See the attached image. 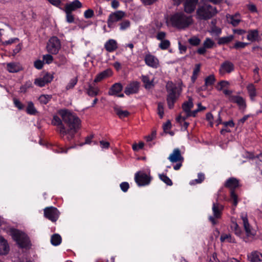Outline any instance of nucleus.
<instances>
[{
	"instance_id": "obj_44",
	"label": "nucleus",
	"mask_w": 262,
	"mask_h": 262,
	"mask_svg": "<svg viewBox=\"0 0 262 262\" xmlns=\"http://www.w3.org/2000/svg\"><path fill=\"white\" fill-rule=\"evenodd\" d=\"M119 29L121 31H124L128 29L130 26V21L128 20H125L119 24Z\"/></svg>"
},
{
	"instance_id": "obj_17",
	"label": "nucleus",
	"mask_w": 262,
	"mask_h": 262,
	"mask_svg": "<svg viewBox=\"0 0 262 262\" xmlns=\"http://www.w3.org/2000/svg\"><path fill=\"white\" fill-rule=\"evenodd\" d=\"M229 100L232 102L236 103L241 110H244L246 107L245 100L242 97L230 95L229 96Z\"/></svg>"
},
{
	"instance_id": "obj_14",
	"label": "nucleus",
	"mask_w": 262,
	"mask_h": 262,
	"mask_svg": "<svg viewBox=\"0 0 262 262\" xmlns=\"http://www.w3.org/2000/svg\"><path fill=\"white\" fill-rule=\"evenodd\" d=\"M247 259L250 262L262 261V252L254 250L247 254Z\"/></svg>"
},
{
	"instance_id": "obj_58",
	"label": "nucleus",
	"mask_w": 262,
	"mask_h": 262,
	"mask_svg": "<svg viewBox=\"0 0 262 262\" xmlns=\"http://www.w3.org/2000/svg\"><path fill=\"white\" fill-rule=\"evenodd\" d=\"M144 146V143L143 142H140L138 144H134L133 145V149L135 151H137L140 149H141Z\"/></svg>"
},
{
	"instance_id": "obj_64",
	"label": "nucleus",
	"mask_w": 262,
	"mask_h": 262,
	"mask_svg": "<svg viewBox=\"0 0 262 262\" xmlns=\"http://www.w3.org/2000/svg\"><path fill=\"white\" fill-rule=\"evenodd\" d=\"M100 144L102 149H106L110 146V143L107 141H100Z\"/></svg>"
},
{
	"instance_id": "obj_59",
	"label": "nucleus",
	"mask_w": 262,
	"mask_h": 262,
	"mask_svg": "<svg viewBox=\"0 0 262 262\" xmlns=\"http://www.w3.org/2000/svg\"><path fill=\"white\" fill-rule=\"evenodd\" d=\"M43 63L40 60H37L34 62V67L37 69H41L43 67Z\"/></svg>"
},
{
	"instance_id": "obj_10",
	"label": "nucleus",
	"mask_w": 262,
	"mask_h": 262,
	"mask_svg": "<svg viewBox=\"0 0 262 262\" xmlns=\"http://www.w3.org/2000/svg\"><path fill=\"white\" fill-rule=\"evenodd\" d=\"M125 16V13L122 11H117L110 14L107 20V25L108 27L112 28L113 24L116 23Z\"/></svg>"
},
{
	"instance_id": "obj_55",
	"label": "nucleus",
	"mask_w": 262,
	"mask_h": 262,
	"mask_svg": "<svg viewBox=\"0 0 262 262\" xmlns=\"http://www.w3.org/2000/svg\"><path fill=\"white\" fill-rule=\"evenodd\" d=\"M66 13V20L69 23H73L74 20V16L72 14L71 12L65 10Z\"/></svg>"
},
{
	"instance_id": "obj_16",
	"label": "nucleus",
	"mask_w": 262,
	"mask_h": 262,
	"mask_svg": "<svg viewBox=\"0 0 262 262\" xmlns=\"http://www.w3.org/2000/svg\"><path fill=\"white\" fill-rule=\"evenodd\" d=\"M139 84L137 81H134L128 84L125 89L124 93L129 95L137 93L139 90Z\"/></svg>"
},
{
	"instance_id": "obj_43",
	"label": "nucleus",
	"mask_w": 262,
	"mask_h": 262,
	"mask_svg": "<svg viewBox=\"0 0 262 262\" xmlns=\"http://www.w3.org/2000/svg\"><path fill=\"white\" fill-rule=\"evenodd\" d=\"M215 79L213 75H210L207 76L205 79V85L206 86H211L215 82Z\"/></svg>"
},
{
	"instance_id": "obj_38",
	"label": "nucleus",
	"mask_w": 262,
	"mask_h": 262,
	"mask_svg": "<svg viewBox=\"0 0 262 262\" xmlns=\"http://www.w3.org/2000/svg\"><path fill=\"white\" fill-rule=\"evenodd\" d=\"M234 39V36L230 35L227 36L221 37L219 39L218 43L220 45L227 44L232 41Z\"/></svg>"
},
{
	"instance_id": "obj_34",
	"label": "nucleus",
	"mask_w": 262,
	"mask_h": 262,
	"mask_svg": "<svg viewBox=\"0 0 262 262\" xmlns=\"http://www.w3.org/2000/svg\"><path fill=\"white\" fill-rule=\"evenodd\" d=\"M199 112V110H198V108H197L196 110H195L193 111H190L186 115V117L182 116L181 115H179V116L177 117V118H176V120L178 122L181 123L182 121H184L188 117H190V116L195 117L196 114Z\"/></svg>"
},
{
	"instance_id": "obj_18",
	"label": "nucleus",
	"mask_w": 262,
	"mask_h": 262,
	"mask_svg": "<svg viewBox=\"0 0 262 262\" xmlns=\"http://www.w3.org/2000/svg\"><path fill=\"white\" fill-rule=\"evenodd\" d=\"M10 251V247L7 241L0 235V255H7Z\"/></svg>"
},
{
	"instance_id": "obj_60",
	"label": "nucleus",
	"mask_w": 262,
	"mask_h": 262,
	"mask_svg": "<svg viewBox=\"0 0 262 262\" xmlns=\"http://www.w3.org/2000/svg\"><path fill=\"white\" fill-rule=\"evenodd\" d=\"M222 124L225 127H228V126L230 127H233L235 125L234 123L232 120H229V121L224 122L222 123Z\"/></svg>"
},
{
	"instance_id": "obj_49",
	"label": "nucleus",
	"mask_w": 262,
	"mask_h": 262,
	"mask_svg": "<svg viewBox=\"0 0 262 262\" xmlns=\"http://www.w3.org/2000/svg\"><path fill=\"white\" fill-rule=\"evenodd\" d=\"M170 46V42L168 40L165 39L164 40L161 41V42L160 43L159 47L162 49V50H166L168 49Z\"/></svg>"
},
{
	"instance_id": "obj_23",
	"label": "nucleus",
	"mask_w": 262,
	"mask_h": 262,
	"mask_svg": "<svg viewBox=\"0 0 262 262\" xmlns=\"http://www.w3.org/2000/svg\"><path fill=\"white\" fill-rule=\"evenodd\" d=\"M52 123L53 125L58 126V129L61 134L63 135L67 134V131L62 124L60 119L57 116H54L52 120Z\"/></svg>"
},
{
	"instance_id": "obj_54",
	"label": "nucleus",
	"mask_w": 262,
	"mask_h": 262,
	"mask_svg": "<svg viewBox=\"0 0 262 262\" xmlns=\"http://www.w3.org/2000/svg\"><path fill=\"white\" fill-rule=\"evenodd\" d=\"M13 103L14 104V105L17 108H18V110H21L24 109V104L22 103H21V102L17 99L14 98L13 99Z\"/></svg>"
},
{
	"instance_id": "obj_5",
	"label": "nucleus",
	"mask_w": 262,
	"mask_h": 262,
	"mask_svg": "<svg viewBox=\"0 0 262 262\" xmlns=\"http://www.w3.org/2000/svg\"><path fill=\"white\" fill-rule=\"evenodd\" d=\"M9 234L19 247L25 248L30 247L31 243L28 236L22 231L11 228L9 231Z\"/></svg>"
},
{
	"instance_id": "obj_47",
	"label": "nucleus",
	"mask_w": 262,
	"mask_h": 262,
	"mask_svg": "<svg viewBox=\"0 0 262 262\" xmlns=\"http://www.w3.org/2000/svg\"><path fill=\"white\" fill-rule=\"evenodd\" d=\"M214 42L209 38H207L204 41L203 46L206 49H210L213 47Z\"/></svg>"
},
{
	"instance_id": "obj_33",
	"label": "nucleus",
	"mask_w": 262,
	"mask_h": 262,
	"mask_svg": "<svg viewBox=\"0 0 262 262\" xmlns=\"http://www.w3.org/2000/svg\"><path fill=\"white\" fill-rule=\"evenodd\" d=\"M258 38V33L256 30H250L248 32L247 39L249 41L253 42L257 40Z\"/></svg>"
},
{
	"instance_id": "obj_13",
	"label": "nucleus",
	"mask_w": 262,
	"mask_h": 262,
	"mask_svg": "<svg viewBox=\"0 0 262 262\" xmlns=\"http://www.w3.org/2000/svg\"><path fill=\"white\" fill-rule=\"evenodd\" d=\"M4 65L9 73H17L23 70L22 66L18 62H10Z\"/></svg>"
},
{
	"instance_id": "obj_11",
	"label": "nucleus",
	"mask_w": 262,
	"mask_h": 262,
	"mask_svg": "<svg viewBox=\"0 0 262 262\" xmlns=\"http://www.w3.org/2000/svg\"><path fill=\"white\" fill-rule=\"evenodd\" d=\"M44 215L51 221L55 222L59 217V212L57 209L55 207H47L44 209Z\"/></svg>"
},
{
	"instance_id": "obj_40",
	"label": "nucleus",
	"mask_w": 262,
	"mask_h": 262,
	"mask_svg": "<svg viewBox=\"0 0 262 262\" xmlns=\"http://www.w3.org/2000/svg\"><path fill=\"white\" fill-rule=\"evenodd\" d=\"M220 240L222 242H228L229 243H234L235 241L230 234H223L221 235Z\"/></svg>"
},
{
	"instance_id": "obj_2",
	"label": "nucleus",
	"mask_w": 262,
	"mask_h": 262,
	"mask_svg": "<svg viewBox=\"0 0 262 262\" xmlns=\"http://www.w3.org/2000/svg\"><path fill=\"white\" fill-rule=\"evenodd\" d=\"M167 92V103L169 108H173V105L178 98L180 96L182 91V83L179 82L177 84L169 81L166 84Z\"/></svg>"
},
{
	"instance_id": "obj_41",
	"label": "nucleus",
	"mask_w": 262,
	"mask_h": 262,
	"mask_svg": "<svg viewBox=\"0 0 262 262\" xmlns=\"http://www.w3.org/2000/svg\"><path fill=\"white\" fill-rule=\"evenodd\" d=\"M233 203V205L236 207L238 202V198L237 194L233 190H231L230 192V199L229 200Z\"/></svg>"
},
{
	"instance_id": "obj_37",
	"label": "nucleus",
	"mask_w": 262,
	"mask_h": 262,
	"mask_svg": "<svg viewBox=\"0 0 262 262\" xmlns=\"http://www.w3.org/2000/svg\"><path fill=\"white\" fill-rule=\"evenodd\" d=\"M61 242V237L58 234H53L51 238V244L55 246L60 244Z\"/></svg>"
},
{
	"instance_id": "obj_56",
	"label": "nucleus",
	"mask_w": 262,
	"mask_h": 262,
	"mask_svg": "<svg viewBox=\"0 0 262 262\" xmlns=\"http://www.w3.org/2000/svg\"><path fill=\"white\" fill-rule=\"evenodd\" d=\"M77 80L76 78L71 79L66 86L67 90L72 89L77 83Z\"/></svg>"
},
{
	"instance_id": "obj_4",
	"label": "nucleus",
	"mask_w": 262,
	"mask_h": 262,
	"mask_svg": "<svg viewBox=\"0 0 262 262\" xmlns=\"http://www.w3.org/2000/svg\"><path fill=\"white\" fill-rule=\"evenodd\" d=\"M217 12L216 8L209 4L208 0H202L196 11V17L200 19H208Z\"/></svg>"
},
{
	"instance_id": "obj_30",
	"label": "nucleus",
	"mask_w": 262,
	"mask_h": 262,
	"mask_svg": "<svg viewBox=\"0 0 262 262\" xmlns=\"http://www.w3.org/2000/svg\"><path fill=\"white\" fill-rule=\"evenodd\" d=\"M193 106L192 99L191 98L188 99L187 101L185 102L182 105L183 111L186 113V115L191 111Z\"/></svg>"
},
{
	"instance_id": "obj_1",
	"label": "nucleus",
	"mask_w": 262,
	"mask_h": 262,
	"mask_svg": "<svg viewBox=\"0 0 262 262\" xmlns=\"http://www.w3.org/2000/svg\"><path fill=\"white\" fill-rule=\"evenodd\" d=\"M58 113L61 117L63 121L69 127V130H67V134H69L70 136L69 138H72L74 134L80 128V119L74 113L68 110H61L59 111Z\"/></svg>"
},
{
	"instance_id": "obj_15",
	"label": "nucleus",
	"mask_w": 262,
	"mask_h": 262,
	"mask_svg": "<svg viewBox=\"0 0 262 262\" xmlns=\"http://www.w3.org/2000/svg\"><path fill=\"white\" fill-rule=\"evenodd\" d=\"M168 159L172 163L182 162L183 158L181 155L180 150L178 148L174 149L169 155Z\"/></svg>"
},
{
	"instance_id": "obj_46",
	"label": "nucleus",
	"mask_w": 262,
	"mask_h": 262,
	"mask_svg": "<svg viewBox=\"0 0 262 262\" xmlns=\"http://www.w3.org/2000/svg\"><path fill=\"white\" fill-rule=\"evenodd\" d=\"M159 176L160 180L167 185L169 186L172 185V183L171 180L167 176L164 174H159Z\"/></svg>"
},
{
	"instance_id": "obj_8",
	"label": "nucleus",
	"mask_w": 262,
	"mask_h": 262,
	"mask_svg": "<svg viewBox=\"0 0 262 262\" xmlns=\"http://www.w3.org/2000/svg\"><path fill=\"white\" fill-rule=\"evenodd\" d=\"M223 209V206L222 205L219 203H213L212 207L213 216L209 217V221L213 225H215L217 223V220L221 217Z\"/></svg>"
},
{
	"instance_id": "obj_62",
	"label": "nucleus",
	"mask_w": 262,
	"mask_h": 262,
	"mask_svg": "<svg viewBox=\"0 0 262 262\" xmlns=\"http://www.w3.org/2000/svg\"><path fill=\"white\" fill-rule=\"evenodd\" d=\"M84 17L85 18H91L94 15V12H93V10H92L91 9H89V10H86L84 12Z\"/></svg>"
},
{
	"instance_id": "obj_7",
	"label": "nucleus",
	"mask_w": 262,
	"mask_h": 262,
	"mask_svg": "<svg viewBox=\"0 0 262 262\" xmlns=\"http://www.w3.org/2000/svg\"><path fill=\"white\" fill-rule=\"evenodd\" d=\"M151 177L149 173L143 171H139L135 175V180L139 186H144L148 185L151 181Z\"/></svg>"
},
{
	"instance_id": "obj_32",
	"label": "nucleus",
	"mask_w": 262,
	"mask_h": 262,
	"mask_svg": "<svg viewBox=\"0 0 262 262\" xmlns=\"http://www.w3.org/2000/svg\"><path fill=\"white\" fill-rule=\"evenodd\" d=\"M99 89L98 87L90 84L87 89V94L91 97H94L98 95Z\"/></svg>"
},
{
	"instance_id": "obj_28",
	"label": "nucleus",
	"mask_w": 262,
	"mask_h": 262,
	"mask_svg": "<svg viewBox=\"0 0 262 262\" xmlns=\"http://www.w3.org/2000/svg\"><path fill=\"white\" fill-rule=\"evenodd\" d=\"M226 187L229 188L231 190H233L239 186L238 181L234 178L229 179L226 183Z\"/></svg>"
},
{
	"instance_id": "obj_3",
	"label": "nucleus",
	"mask_w": 262,
	"mask_h": 262,
	"mask_svg": "<svg viewBox=\"0 0 262 262\" xmlns=\"http://www.w3.org/2000/svg\"><path fill=\"white\" fill-rule=\"evenodd\" d=\"M166 23L179 29H185L192 23V19L191 16H187L182 12H178L167 18Z\"/></svg>"
},
{
	"instance_id": "obj_25",
	"label": "nucleus",
	"mask_w": 262,
	"mask_h": 262,
	"mask_svg": "<svg viewBox=\"0 0 262 262\" xmlns=\"http://www.w3.org/2000/svg\"><path fill=\"white\" fill-rule=\"evenodd\" d=\"M123 86L120 83H116L113 84L108 91L110 95H117L122 90Z\"/></svg>"
},
{
	"instance_id": "obj_27",
	"label": "nucleus",
	"mask_w": 262,
	"mask_h": 262,
	"mask_svg": "<svg viewBox=\"0 0 262 262\" xmlns=\"http://www.w3.org/2000/svg\"><path fill=\"white\" fill-rule=\"evenodd\" d=\"M112 74V71L111 70H105L99 74H98L96 77L94 79L95 82H98L104 79L106 77H107L111 76Z\"/></svg>"
},
{
	"instance_id": "obj_63",
	"label": "nucleus",
	"mask_w": 262,
	"mask_h": 262,
	"mask_svg": "<svg viewBox=\"0 0 262 262\" xmlns=\"http://www.w3.org/2000/svg\"><path fill=\"white\" fill-rule=\"evenodd\" d=\"M18 40V39L17 38H11L10 39H9L8 40H7V41H5L4 42H3V45H10V44H12L14 42H15V41H17Z\"/></svg>"
},
{
	"instance_id": "obj_36",
	"label": "nucleus",
	"mask_w": 262,
	"mask_h": 262,
	"mask_svg": "<svg viewBox=\"0 0 262 262\" xmlns=\"http://www.w3.org/2000/svg\"><path fill=\"white\" fill-rule=\"evenodd\" d=\"M52 98V96L51 95L42 94L39 97L38 100L41 104H46L51 100Z\"/></svg>"
},
{
	"instance_id": "obj_21",
	"label": "nucleus",
	"mask_w": 262,
	"mask_h": 262,
	"mask_svg": "<svg viewBox=\"0 0 262 262\" xmlns=\"http://www.w3.org/2000/svg\"><path fill=\"white\" fill-rule=\"evenodd\" d=\"M227 21L228 23L231 24L233 26L236 27L241 21V17L239 14L235 15H227Z\"/></svg>"
},
{
	"instance_id": "obj_57",
	"label": "nucleus",
	"mask_w": 262,
	"mask_h": 262,
	"mask_svg": "<svg viewBox=\"0 0 262 262\" xmlns=\"http://www.w3.org/2000/svg\"><path fill=\"white\" fill-rule=\"evenodd\" d=\"M120 186L123 192H126L129 188V184L127 182H122L120 184Z\"/></svg>"
},
{
	"instance_id": "obj_22",
	"label": "nucleus",
	"mask_w": 262,
	"mask_h": 262,
	"mask_svg": "<svg viewBox=\"0 0 262 262\" xmlns=\"http://www.w3.org/2000/svg\"><path fill=\"white\" fill-rule=\"evenodd\" d=\"M198 0H186L184 4V10L187 13H190L193 12L196 7Z\"/></svg>"
},
{
	"instance_id": "obj_50",
	"label": "nucleus",
	"mask_w": 262,
	"mask_h": 262,
	"mask_svg": "<svg viewBox=\"0 0 262 262\" xmlns=\"http://www.w3.org/2000/svg\"><path fill=\"white\" fill-rule=\"evenodd\" d=\"M188 41L191 45L197 46L200 43L201 40L198 37L193 36L189 38Z\"/></svg>"
},
{
	"instance_id": "obj_20",
	"label": "nucleus",
	"mask_w": 262,
	"mask_h": 262,
	"mask_svg": "<svg viewBox=\"0 0 262 262\" xmlns=\"http://www.w3.org/2000/svg\"><path fill=\"white\" fill-rule=\"evenodd\" d=\"M234 70V65L229 61H226L222 64L220 69V73L223 75L226 73H230Z\"/></svg>"
},
{
	"instance_id": "obj_31",
	"label": "nucleus",
	"mask_w": 262,
	"mask_h": 262,
	"mask_svg": "<svg viewBox=\"0 0 262 262\" xmlns=\"http://www.w3.org/2000/svg\"><path fill=\"white\" fill-rule=\"evenodd\" d=\"M247 90L250 99L253 100L256 96V91L255 86L252 83H249L247 86Z\"/></svg>"
},
{
	"instance_id": "obj_53",
	"label": "nucleus",
	"mask_w": 262,
	"mask_h": 262,
	"mask_svg": "<svg viewBox=\"0 0 262 262\" xmlns=\"http://www.w3.org/2000/svg\"><path fill=\"white\" fill-rule=\"evenodd\" d=\"M158 113L161 118H162L164 115V106L162 103H159L158 105Z\"/></svg>"
},
{
	"instance_id": "obj_61",
	"label": "nucleus",
	"mask_w": 262,
	"mask_h": 262,
	"mask_svg": "<svg viewBox=\"0 0 262 262\" xmlns=\"http://www.w3.org/2000/svg\"><path fill=\"white\" fill-rule=\"evenodd\" d=\"M206 119L209 122L210 125L212 126L213 125V117L211 113H208L206 114Z\"/></svg>"
},
{
	"instance_id": "obj_35",
	"label": "nucleus",
	"mask_w": 262,
	"mask_h": 262,
	"mask_svg": "<svg viewBox=\"0 0 262 262\" xmlns=\"http://www.w3.org/2000/svg\"><path fill=\"white\" fill-rule=\"evenodd\" d=\"M114 110L116 114L120 118L126 117L129 115V112L126 110H123L118 107H115Z\"/></svg>"
},
{
	"instance_id": "obj_51",
	"label": "nucleus",
	"mask_w": 262,
	"mask_h": 262,
	"mask_svg": "<svg viewBox=\"0 0 262 262\" xmlns=\"http://www.w3.org/2000/svg\"><path fill=\"white\" fill-rule=\"evenodd\" d=\"M247 45L248 43L246 42L237 41L235 43L233 48L235 49H243Z\"/></svg>"
},
{
	"instance_id": "obj_6",
	"label": "nucleus",
	"mask_w": 262,
	"mask_h": 262,
	"mask_svg": "<svg viewBox=\"0 0 262 262\" xmlns=\"http://www.w3.org/2000/svg\"><path fill=\"white\" fill-rule=\"evenodd\" d=\"M240 216L247 237L253 238L256 234V231L249 223L247 214L243 212L241 214Z\"/></svg>"
},
{
	"instance_id": "obj_29",
	"label": "nucleus",
	"mask_w": 262,
	"mask_h": 262,
	"mask_svg": "<svg viewBox=\"0 0 262 262\" xmlns=\"http://www.w3.org/2000/svg\"><path fill=\"white\" fill-rule=\"evenodd\" d=\"M142 80L146 89H150L154 86V79L150 78L148 76H142Z\"/></svg>"
},
{
	"instance_id": "obj_9",
	"label": "nucleus",
	"mask_w": 262,
	"mask_h": 262,
	"mask_svg": "<svg viewBox=\"0 0 262 262\" xmlns=\"http://www.w3.org/2000/svg\"><path fill=\"white\" fill-rule=\"evenodd\" d=\"M60 49V43L59 40L56 37L51 38L47 44V50L51 54H57Z\"/></svg>"
},
{
	"instance_id": "obj_42",
	"label": "nucleus",
	"mask_w": 262,
	"mask_h": 262,
	"mask_svg": "<svg viewBox=\"0 0 262 262\" xmlns=\"http://www.w3.org/2000/svg\"><path fill=\"white\" fill-rule=\"evenodd\" d=\"M27 112L30 115H35L37 113V111L35 108L33 102H29L27 107Z\"/></svg>"
},
{
	"instance_id": "obj_52",
	"label": "nucleus",
	"mask_w": 262,
	"mask_h": 262,
	"mask_svg": "<svg viewBox=\"0 0 262 262\" xmlns=\"http://www.w3.org/2000/svg\"><path fill=\"white\" fill-rule=\"evenodd\" d=\"M43 60L47 64L52 63L53 61V57L50 54H46L43 56Z\"/></svg>"
},
{
	"instance_id": "obj_12",
	"label": "nucleus",
	"mask_w": 262,
	"mask_h": 262,
	"mask_svg": "<svg viewBox=\"0 0 262 262\" xmlns=\"http://www.w3.org/2000/svg\"><path fill=\"white\" fill-rule=\"evenodd\" d=\"M53 79V75L50 73H46L43 77L36 78L34 80V84L39 87L44 86L46 84L50 83Z\"/></svg>"
},
{
	"instance_id": "obj_26",
	"label": "nucleus",
	"mask_w": 262,
	"mask_h": 262,
	"mask_svg": "<svg viewBox=\"0 0 262 262\" xmlns=\"http://www.w3.org/2000/svg\"><path fill=\"white\" fill-rule=\"evenodd\" d=\"M81 3L78 0H76L66 6L65 10L68 11L72 12L75 10L77 8H81Z\"/></svg>"
},
{
	"instance_id": "obj_39",
	"label": "nucleus",
	"mask_w": 262,
	"mask_h": 262,
	"mask_svg": "<svg viewBox=\"0 0 262 262\" xmlns=\"http://www.w3.org/2000/svg\"><path fill=\"white\" fill-rule=\"evenodd\" d=\"M232 230L234 232L235 234L238 236L242 235V230L236 222H233L231 225Z\"/></svg>"
},
{
	"instance_id": "obj_45",
	"label": "nucleus",
	"mask_w": 262,
	"mask_h": 262,
	"mask_svg": "<svg viewBox=\"0 0 262 262\" xmlns=\"http://www.w3.org/2000/svg\"><path fill=\"white\" fill-rule=\"evenodd\" d=\"M204 180V175L202 173L198 174V178L190 182L189 184L191 185H194L195 184H200L203 182Z\"/></svg>"
},
{
	"instance_id": "obj_48",
	"label": "nucleus",
	"mask_w": 262,
	"mask_h": 262,
	"mask_svg": "<svg viewBox=\"0 0 262 262\" xmlns=\"http://www.w3.org/2000/svg\"><path fill=\"white\" fill-rule=\"evenodd\" d=\"M229 85V83L227 81H222L217 84L216 88L218 90L221 91L224 90V88H227Z\"/></svg>"
},
{
	"instance_id": "obj_24",
	"label": "nucleus",
	"mask_w": 262,
	"mask_h": 262,
	"mask_svg": "<svg viewBox=\"0 0 262 262\" xmlns=\"http://www.w3.org/2000/svg\"><path fill=\"white\" fill-rule=\"evenodd\" d=\"M104 48L109 52H114L118 48L117 42L115 39H110L105 43Z\"/></svg>"
},
{
	"instance_id": "obj_19",
	"label": "nucleus",
	"mask_w": 262,
	"mask_h": 262,
	"mask_svg": "<svg viewBox=\"0 0 262 262\" xmlns=\"http://www.w3.org/2000/svg\"><path fill=\"white\" fill-rule=\"evenodd\" d=\"M145 61L147 65L154 68H157L159 66L158 59L151 54H147L145 56Z\"/></svg>"
}]
</instances>
